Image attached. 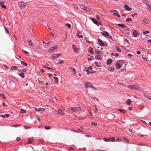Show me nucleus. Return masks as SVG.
Here are the masks:
<instances>
[{
    "label": "nucleus",
    "mask_w": 151,
    "mask_h": 151,
    "mask_svg": "<svg viewBox=\"0 0 151 151\" xmlns=\"http://www.w3.org/2000/svg\"><path fill=\"white\" fill-rule=\"evenodd\" d=\"M127 87L129 88L138 90L141 91H142L143 90L142 88L136 85H128Z\"/></svg>",
    "instance_id": "1"
},
{
    "label": "nucleus",
    "mask_w": 151,
    "mask_h": 151,
    "mask_svg": "<svg viewBox=\"0 0 151 151\" xmlns=\"http://www.w3.org/2000/svg\"><path fill=\"white\" fill-rule=\"evenodd\" d=\"M18 4L21 9H24L27 5L26 2H24L22 1H20L18 3Z\"/></svg>",
    "instance_id": "2"
},
{
    "label": "nucleus",
    "mask_w": 151,
    "mask_h": 151,
    "mask_svg": "<svg viewBox=\"0 0 151 151\" xmlns=\"http://www.w3.org/2000/svg\"><path fill=\"white\" fill-rule=\"evenodd\" d=\"M65 110L64 108H63L61 110L59 109L58 111L56 110H55V112L56 114H59L64 115L65 113H64L63 111Z\"/></svg>",
    "instance_id": "3"
},
{
    "label": "nucleus",
    "mask_w": 151,
    "mask_h": 151,
    "mask_svg": "<svg viewBox=\"0 0 151 151\" xmlns=\"http://www.w3.org/2000/svg\"><path fill=\"white\" fill-rule=\"evenodd\" d=\"M71 110H72L74 112L76 113L81 111V107H74L71 108Z\"/></svg>",
    "instance_id": "4"
},
{
    "label": "nucleus",
    "mask_w": 151,
    "mask_h": 151,
    "mask_svg": "<svg viewBox=\"0 0 151 151\" xmlns=\"http://www.w3.org/2000/svg\"><path fill=\"white\" fill-rule=\"evenodd\" d=\"M81 8L82 9L86 11L87 12H90L91 11V9L89 7H88L87 6H85L83 5L81 6Z\"/></svg>",
    "instance_id": "5"
},
{
    "label": "nucleus",
    "mask_w": 151,
    "mask_h": 151,
    "mask_svg": "<svg viewBox=\"0 0 151 151\" xmlns=\"http://www.w3.org/2000/svg\"><path fill=\"white\" fill-rule=\"evenodd\" d=\"M132 35L134 37H136L139 36V34L136 30H134L133 32Z\"/></svg>",
    "instance_id": "6"
},
{
    "label": "nucleus",
    "mask_w": 151,
    "mask_h": 151,
    "mask_svg": "<svg viewBox=\"0 0 151 151\" xmlns=\"http://www.w3.org/2000/svg\"><path fill=\"white\" fill-rule=\"evenodd\" d=\"M72 47L74 52H78V48L74 44L72 45Z\"/></svg>",
    "instance_id": "7"
},
{
    "label": "nucleus",
    "mask_w": 151,
    "mask_h": 151,
    "mask_svg": "<svg viewBox=\"0 0 151 151\" xmlns=\"http://www.w3.org/2000/svg\"><path fill=\"white\" fill-rule=\"evenodd\" d=\"M102 35L105 37H107L109 36V33L106 31H104L102 32Z\"/></svg>",
    "instance_id": "8"
},
{
    "label": "nucleus",
    "mask_w": 151,
    "mask_h": 151,
    "mask_svg": "<svg viewBox=\"0 0 151 151\" xmlns=\"http://www.w3.org/2000/svg\"><path fill=\"white\" fill-rule=\"evenodd\" d=\"M85 86L86 88H87L88 87H92L93 86L91 83H87L85 84Z\"/></svg>",
    "instance_id": "9"
},
{
    "label": "nucleus",
    "mask_w": 151,
    "mask_h": 151,
    "mask_svg": "<svg viewBox=\"0 0 151 151\" xmlns=\"http://www.w3.org/2000/svg\"><path fill=\"white\" fill-rule=\"evenodd\" d=\"M150 22L147 19H144L142 21V23L144 24H147L150 23Z\"/></svg>",
    "instance_id": "10"
},
{
    "label": "nucleus",
    "mask_w": 151,
    "mask_h": 151,
    "mask_svg": "<svg viewBox=\"0 0 151 151\" xmlns=\"http://www.w3.org/2000/svg\"><path fill=\"white\" fill-rule=\"evenodd\" d=\"M58 47V46L57 45H55L53 47H51L49 50V51H54Z\"/></svg>",
    "instance_id": "11"
},
{
    "label": "nucleus",
    "mask_w": 151,
    "mask_h": 151,
    "mask_svg": "<svg viewBox=\"0 0 151 151\" xmlns=\"http://www.w3.org/2000/svg\"><path fill=\"white\" fill-rule=\"evenodd\" d=\"M98 43L100 45H101V46H103L104 45V43L103 42V41L101 40L100 39H98Z\"/></svg>",
    "instance_id": "12"
},
{
    "label": "nucleus",
    "mask_w": 151,
    "mask_h": 151,
    "mask_svg": "<svg viewBox=\"0 0 151 151\" xmlns=\"http://www.w3.org/2000/svg\"><path fill=\"white\" fill-rule=\"evenodd\" d=\"M142 2L144 4L147 5L148 6H150V2L148 1L147 0H143Z\"/></svg>",
    "instance_id": "13"
},
{
    "label": "nucleus",
    "mask_w": 151,
    "mask_h": 151,
    "mask_svg": "<svg viewBox=\"0 0 151 151\" xmlns=\"http://www.w3.org/2000/svg\"><path fill=\"white\" fill-rule=\"evenodd\" d=\"M28 42V43L29 45L30 46H34V44H33L32 41L29 40H27Z\"/></svg>",
    "instance_id": "14"
},
{
    "label": "nucleus",
    "mask_w": 151,
    "mask_h": 151,
    "mask_svg": "<svg viewBox=\"0 0 151 151\" xmlns=\"http://www.w3.org/2000/svg\"><path fill=\"white\" fill-rule=\"evenodd\" d=\"M124 7L127 10L130 11L132 10V9L130 7H129L128 5H125L124 6Z\"/></svg>",
    "instance_id": "15"
},
{
    "label": "nucleus",
    "mask_w": 151,
    "mask_h": 151,
    "mask_svg": "<svg viewBox=\"0 0 151 151\" xmlns=\"http://www.w3.org/2000/svg\"><path fill=\"white\" fill-rule=\"evenodd\" d=\"M95 58L96 59L98 60H101L102 59V57L100 55H96Z\"/></svg>",
    "instance_id": "16"
},
{
    "label": "nucleus",
    "mask_w": 151,
    "mask_h": 151,
    "mask_svg": "<svg viewBox=\"0 0 151 151\" xmlns=\"http://www.w3.org/2000/svg\"><path fill=\"white\" fill-rule=\"evenodd\" d=\"M91 20L92 21V22L94 23H95V24H96L97 25H98L97 24V23H98V21L96 20L95 19L93 18H91Z\"/></svg>",
    "instance_id": "17"
},
{
    "label": "nucleus",
    "mask_w": 151,
    "mask_h": 151,
    "mask_svg": "<svg viewBox=\"0 0 151 151\" xmlns=\"http://www.w3.org/2000/svg\"><path fill=\"white\" fill-rule=\"evenodd\" d=\"M94 63L96 66L98 67H100L101 66V63L100 62H99L98 63L97 62H95Z\"/></svg>",
    "instance_id": "18"
},
{
    "label": "nucleus",
    "mask_w": 151,
    "mask_h": 151,
    "mask_svg": "<svg viewBox=\"0 0 151 151\" xmlns=\"http://www.w3.org/2000/svg\"><path fill=\"white\" fill-rule=\"evenodd\" d=\"M69 68L70 69H72V70H73V74L74 75H75L76 74V70L75 69L73 68V67H69Z\"/></svg>",
    "instance_id": "19"
},
{
    "label": "nucleus",
    "mask_w": 151,
    "mask_h": 151,
    "mask_svg": "<svg viewBox=\"0 0 151 151\" xmlns=\"http://www.w3.org/2000/svg\"><path fill=\"white\" fill-rule=\"evenodd\" d=\"M9 114H5L4 115H0V116L3 118H5V117H8L9 116Z\"/></svg>",
    "instance_id": "20"
},
{
    "label": "nucleus",
    "mask_w": 151,
    "mask_h": 151,
    "mask_svg": "<svg viewBox=\"0 0 151 151\" xmlns=\"http://www.w3.org/2000/svg\"><path fill=\"white\" fill-rule=\"evenodd\" d=\"M112 61V60L111 59H109L107 60V65H110L111 64Z\"/></svg>",
    "instance_id": "21"
},
{
    "label": "nucleus",
    "mask_w": 151,
    "mask_h": 151,
    "mask_svg": "<svg viewBox=\"0 0 151 151\" xmlns=\"http://www.w3.org/2000/svg\"><path fill=\"white\" fill-rule=\"evenodd\" d=\"M116 25L119 27H126L125 25L122 24H116Z\"/></svg>",
    "instance_id": "22"
},
{
    "label": "nucleus",
    "mask_w": 151,
    "mask_h": 151,
    "mask_svg": "<svg viewBox=\"0 0 151 151\" xmlns=\"http://www.w3.org/2000/svg\"><path fill=\"white\" fill-rule=\"evenodd\" d=\"M51 57L54 59H56L58 58V56L56 54H54L51 56Z\"/></svg>",
    "instance_id": "23"
},
{
    "label": "nucleus",
    "mask_w": 151,
    "mask_h": 151,
    "mask_svg": "<svg viewBox=\"0 0 151 151\" xmlns=\"http://www.w3.org/2000/svg\"><path fill=\"white\" fill-rule=\"evenodd\" d=\"M111 12L113 13V14L114 16H116L117 14V11L115 10L112 11Z\"/></svg>",
    "instance_id": "24"
},
{
    "label": "nucleus",
    "mask_w": 151,
    "mask_h": 151,
    "mask_svg": "<svg viewBox=\"0 0 151 151\" xmlns=\"http://www.w3.org/2000/svg\"><path fill=\"white\" fill-rule=\"evenodd\" d=\"M33 140V138L32 137H31L29 139L28 141V143L31 144L32 142V140Z\"/></svg>",
    "instance_id": "25"
},
{
    "label": "nucleus",
    "mask_w": 151,
    "mask_h": 151,
    "mask_svg": "<svg viewBox=\"0 0 151 151\" xmlns=\"http://www.w3.org/2000/svg\"><path fill=\"white\" fill-rule=\"evenodd\" d=\"M0 5L4 9H6V6L3 4L1 2H0Z\"/></svg>",
    "instance_id": "26"
},
{
    "label": "nucleus",
    "mask_w": 151,
    "mask_h": 151,
    "mask_svg": "<svg viewBox=\"0 0 151 151\" xmlns=\"http://www.w3.org/2000/svg\"><path fill=\"white\" fill-rule=\"evenodd\" d=\"M54 79H55V83H57L58 82V79L56 77H54Z\"/></svg>",
    "instance_id": "27"
},
{
    "label": "nucleus",
    "mask_w": 151,
    "mask_h": 151,
    "mask_svg": "<svg viewBox=\"0 0 151 151\" xmlns=\"http://www.w3.org/2000/svg\"><path fill=\"white\" fill-rule=\"evenodd\" d=\"M115 66L116 68H119L121 67L119 63H116V65Z\"/></svg>",
    "instance_id": "28"
},
{
    "label": "nucleus",
    "mask_w": 151,
    "mask_h": 151,
    "mask_svg": "<svg viewBox=\"0 0 151 151\" xmlns=\"http://www.w3.org/2000/svg\"><path fill=\"white\" fill-rule=\"evenodd\" d=\"M126 102L128 105H129L131 102V101L130 99H128L126 101Z\"/></svg>",
    "instance_id": "29"
},
{
    "label": "nucleus",
    "mask_w": 151,
    "mask_h": 151,
    "mask_svg": "<svg viewBox=\"0 0 151 151\" xmlns=\"http://www.w3.org/2000/svg\"><path fill=\"white\" fill-rule=\"evenodd\" d=\"M109 141H111L112 142L114 141L115 140V138L114 137H113L112 138H109Z\"/></svg>",
    "instance_id": "30"
},
{
    "label": "nucleus",
    "mask_w": 151,
    "mask_h": 151,
    "mask_svg": "<svg viewBox=\"0 0 151 151\" xmlns=\"http://www.w3.org/2000/svg\"><path fill=\"white\" fill-rule=\"evenodd\" d=\"M38 110H37V111H44L45 109H42L41 108H40L38 109Z\"/></svg>",
    "instance_id": "31"
},
{
    "label": "nucleus",
    "mask_w": 151,
    "mask_h": 151,
    "mask_svg": "<svg viewBox=\"0 0 151 151\" xmlns=\"http://www.w3.org/2000/svg\"><path fill=\"white\" fill-rule=\"evenodd\" d=\"M19 76H21L22 78H24V74L23 73H20L19 74Z\"/></svg>",
    "instance_id": "32"
},
{
    "label": "nucleus",
    "mask_w": 151,
    "mask_h": 151,
    "mask_svg": "<svg viewBox=\"0 0 151 151\" xmlns=\"http://www.w3.org/2000/svg\"><path fill=\"white\" fill-rule=\"evenodd\" d=\"M17 68L16 66H12L11 67V69L13 70L17 69Z\"/></svg>",
    "instance_id": "33"
},
{
    "label": "nucleus",
    "mask_w": 151,
    "mask_h": 151,
    "mask_svg": "<svg viewBox=\"0 0 151 151\" xmlns=\"http://www.w3.org/2000/svg\"><path fill=\"white\" fill-rule=\"evenodd\" d=\"M118 110L119 111H120V112H121L122 113H123V114H124L126 112L125 111H124V110L122 109H119Z\"/></svg>",
    "instance_id": "34"
},
{
    "label": "nucleus",
    "mask_w": 151,
    "mask_h": 151,
    "mask_svg": "<svg viewBox=\"0 0 151 151\" xmlns=\"http://www.w3.org/2000/svg\"><path fill=\"white\" fill-rule=\"evenodd\" d=\"M109 70L110 71H111V72L114 71V68L112 67H111L109 68Z\"/></svg>",
    "instance_id": "35"
},
{
    "label": "nucleus",
    "mask_w": 151,
    "mask_h": 151,
    "mask_svg": "<svg viewBox=\"0 0 151 151\" xmlns=\"http://www.w3.org/2000/svg\"><path fill=\"white\" fill-rule=\"evenodd\" d=\"M26 112V110H24V109H21V111H20V113L22 114L25 113Z\"/></svg>",
    "instance_id": "36"
},
{
    "label": "nucleus",
    "mask_w": 151,
    "mask_h": 151,
    "mask_svg": "<svg viewBox=\"0 0 151 151\" xmlns=\"http://www.w3.org/2000/svg\"><path fill=\"white\" fill-rule=\"evenodd\" d=\"M65 25L68 27L69 28H70L71 27V24H70L67 23L65 24Z\"/></svg>",
    "instance_id": "37"
},
{
    "label": "nucleus",
    "mask_w": 151,
    "mask_h": 151,
    "mask_svg": "<svg viewBox=\"0 0 151 151\" xmlns=\"http://www.w3.org/2000/svg\"><path fill=\"white\" fill-rule=\"evenodd\" d=\"M91 124L95 126H96L97 124L96 123L94 122H91Z\"/></svg>",
    "instance_id": "38"
},
{
    "label": "nucleus",
    "mask_w": 151,
    "mask_h": 151,
    "mask_svg": "<svg viewBox=\"0 0 151 151\" xmlns=\"http://www.w3.org/2000/svg\"><path fill=\"white\" fill-rule=\"evenodd\" d=\"M21 63L24 66H27V64L24 62L21 61Z\"/></svg>",
    "instance_id": "39"
},
{
    "label": "nucleus",
    "mask_w": 151,
    "mask_h": 151,
    "mask_svg": "<svg viewBox=\"0 0 151 151\" xmlns=\"http://www.w3.org/2000/svg\"><path fill=\"white\" fill-rule=\"evenodd\" d=\"M77 36L78 37H79L80 38H82L83 37V35H80L79 34V33H77Z\"/></svg>",
    "instance_id": "40"
},
{
    "label": "nucleus",
    "mask_w": 151,
    "mask_h": 151,
    "mask_svg": "<svg viewBox=\"0 0 151 151\" xmlns=\"http://www.w3.org/2000/svg\"><path fill=\"white\" fill-rule=\"evenodd\" d=\"M132 21V19L131 18H128L126 19V21L127 22H131Z\"/></svg>",
    "instance_id": "41"
},
{
    "label": "nucleus",
    "mask_w": 151,
    "mask_h": 151,
    "mask_svg": "<svg viewBox=\"0 0 151 151\" xmlns=\"http://www.w3.org/2000/svg\"><path fill=\"white\" fill-rule=\"evenodd\" d=\"M149 33H150V32H149V31H146L145 32H142V33H143V35H145L147 34H148Z\"/></svg>",
    "instance_id": "42"
},
{
    "label": "nucleus",
    "mask_w": 151,
    "mask_h": 151,
    "mask_svg": "<svg viewBox=\"0 0 151 151\" xmlns=\"http://www.w3.org/2000/svg\"><path fill=\"white\" fill-rule=\"evenodd\" d=\"M115 47V48H116V50L117 51L119 52L121 51V49L120 48H119L117 46H116Z\"/></svg>",
    "instance_id": "43"
},
{
    "label": "nucleus",
    "mask_w": 151,
    "mask_h": 151,
    "mask_svg": "<svg viewBox=\"0 0 151 151\" xmlns=\"http://www.w3.org/2000/svg\"><path fill=\"white\" fill-rule=\"evenodd\" d=\"M58 60L59 62L58 63V64H62L64 62L61 59H60Z\"/></svg>",
    "instance_id": "44"
},
{
    "label": "nucleus",
    "mask_w": 151,
    "mask_h": 151,
    "mask_svg": "<svg viewBox=\"0 0 151 151\" xmlns=\"http://www.w3.org/2000/svg\"><path fill=\"white\" fill-rule=\"evenodd\" d=\"M88 52L89 53L92 54H93V51L91 50V49H89L88 50Z\"/></svg>",
    "instance_id": "45"
},
{
    "label": "nucleus",
    "mask_w": 151,
    "mask_h": 151,
    "mask_svg": "<svg viewBox=\"0 0 151 151\" xmlns=\"http://www.w3.org/2000/svg\"><path fill=\"white\" fill-rule=\"evenodd\" d=\"M45 128L46 129H49L51 128L50 127L47 126H46L45 127Z\"/></svg>",
    "instance_id": "46"
},
{
    "label": "nucleus",
    "mask_w": 151,
    "mask_h": 151,
    "mask_svg": "<svg viewBox=\"0 0 151 151\" xmlns=\"http://www.w3.org/2000/svg\"><path fill=\"white\" fill-rule=\"evenodd\" d=\"M95 52L96 54H100V52L98 50H96L95 51Z\"/></svg>",
    "instance_id": "47"
},
{
    "label": "nucleus",
    "mask_w": 151,
    "mask_h": 151,
    "mask_svg": "<svg viewBox=\"0 0 151 151\" xmlns=\"http://www.w3.org/2000/svg\"><path fill=\"white\" fill-rule=\"evenodd\" d=\"M123 139H125V141H124L126 143L128 142L129 141L127 139H126V138H125L124 137L123 138Z\"/></svg>",
    "instance_id": "48"
},
{
    "label": "nucleus",
    "mask_w": 151,
    "mask_h": 151,
    "mask_svg": "<svg viewBox=\"0 0 151 151\" xmlns=\"http://www.w3.org/2000/svg\"><path fill=\"white\" fill-rule=\"evenodd\" d=\"M109 138H104V140L105 142H109Z\"/></svg>",
    "instance_id": "49"
},
{
    "label": "nucleus",
    "mask_w": 151,
    "mask_h": 151,
    "mask_svg": "<svg viewBox=\"0 0 151 151\" xmlns=\"http://www.w3.org/2000/svg\"><path fill=\"white\" fill-rule=\"evenodd\" d=\"M20 126V125L19 124H16L13 126H12L13 127H18Z\"/></svg>",
    "instance_id": "50"
},
{
    "label": "nucleus",
    "mask_w": 151,
    "mask_h": 151,
    "mask_svg": "<svg viewBox=\"0 0 151 151\" xmlns=\"http://www.w3.org/2000/svg\"><path fill=\"white\" fill-rule=\"evenodd\" d=\"M43 67H44V68H47V69H52L51 68H50L49 67H47V66H45V65H43Z\"/></svg>",
    "instance_id": "51"
},
{
    "label": "nucleus",
    "mask_w": 151,
    "mask_h": 151,
    "mask_svg": "<svg viewBox=\"0 0 151 151\" xmlns=\"http://www.w3.org/2000/svg\"><path fill=\"white\" fill-rule=\"evenodd\" d=\"M5 29V30H6V32H7V33L9 34V31H8V29H7V28H6V27H4Z\"/></svg>",
    "instance_id": "52"
},
{
    "label": "nucleus",
    "mask_w": 151,
    "mask_h": 151,
    "mask_svg": "<svg viewBox=\"0 0 151 151\" xmlns=\"http://www.w3.org/2000/svg\"><path fill=\"white\" fill-rule=\"evenodd\" d=\"M147 98V99L150 100V98L151 96H145Z\"/></svg>",
    "instance_id": "53"
},
{
    "label": "nucleus",
    "mask_w": 151,
    "mask_h": 151,
    "mask_svg": "<svg viewBox=\"0 0 151 151\" xmlns=\"http://www.w3.org/2000/svg\"><path fill=\"white\" fill-rule=\"evenodd\" d=\"M24 128L25 129H27V128L29 129V128H30V127H29L27 126H25L24 127Z\"/></svg>",
    "instance_id": "54"
},
{
    "label": "nucleus",
    "mask_w": 151,
    "mask_h": 151,
    "mask_svg": "<svg viewBox=\"0 0 151 151\" xmlns=\"http://www.w3.org/2000/svg\"><path fill=\"white\" fill-rule=\"evenodd\" d=\"M119 85H120V86H122L124 87H125V85L121 83H119Z\"/></svg>",
    "instance_id": "55"
},
{
    "label": "nucleus",
    "mask_w": 151,
    "mask_h": 151,
    "mask_svg": "<svg viewBox=\"0 0 151 151\" xmlns=\"http://www.w3.org/2000/svg\"><path fill=\"white\" fill-rule=\"evenodd\" d=\"M95 111H94V113H96L98 111V109L96 107L95 108Z\"/></svg>",
    "instance_id": "56"
},
{
    "label": "nucleus",
    "mask_w": 151,
    "mask_h": 151,
    "mask_svg": "<svg viewBox=\"0 0 151 151\" xmlns=\"http://www.w3.org/2000/svg\"><path fill=\"white\" fill-rule=\"evenodd\" d=\"M86 71L87 72L88 74H89V73H90L89 71H88V70L87 69H86Z\"/></svg>",
    "instance_id": "57"
},
{
    "label": "nucleus",
    "mask_w": 151,
    "mask_h": 151,
    "mask_svg": "<svg viewBox=\"0 0 151 151\" xmlns=\"http://www.w3.org/2000/svg\"><path fill=\"white\" fill-rule=\"evenodd\" d=\"M22 50L25 53H26L27 54H28L29 53V52H27L25 50Z\"/></svg>",
    "instance_id": "58"
},
{
    "label": "nucleus",
    "mask_w": 151,
    "mask_h": 151,
    "mask_svg": "<svg viewBox=\"0 0 151 151\" xmlns=\"http://www.w3.org/2000/svg\"><path fill=\"white\" fill-rule=\"evenodd\" d=\"M88 68V69L91 70L92 69V68L91 66H89Z\"/></svg>",
    "instance_id": "59"
},
{
    "label": "nucleus",
    "mask_w": 151,
    "mask_h": 151,
    "mask_svg": "<svg viewBox=\"0 0 151 151\" xmlns=\"http://www.w3.org/2000/svg\"><path fill=\"white\" fill-rule=\"evenodd\" d=\"M96 17L98 19H99L100 17L98 15H96Z\"/></svg>",
    "instance_id": "60"
},
{
    "label": "nucleus",
    "mask_w": 151,
    "mask_h": 151,
    "mask_svg": "<svg viewBox=\"0 0 151 151\" xmlns=\"http://www.w3.org/2000/svg\"><path fill=\"white\" fill-rule=\"evenodd\" d=\"M137 54H138V55H139L140 54V51H138L137 52Z\"/></svg>",
    "instance_id": "61"
},
{
    "label": "nucleus",
    "mask_w": 151,
    "mask_h": 151,
    "mask_svg": "<svg viewBox=\"0 0 151 151\" xmlns=\"http://www.w3.org/2000/svg\"><path fill=\"white\" fill-rule=\"evenodd\" d=\"M40 71L41 72H42V73L45 72V71L43 69H40Z\"/></svg>",
    "instance_id": "62"
},
{
    "label": "nucleus",
    "mask_w": 151,
    "mask_h": 151,
    "mask_svg": "<svg viewBox=\"0 0 151 151\" xmlns=\"http://www.w3.org/2000/svg\"><path fill=\"white\" fill-rule=\"evenodd\" d=\"M119 54L118 53H116V55H115V56L116 57H117L118 56H119Z\"/></svg>",
    "instance_id": "63"
},
{
    "label": "nucleus",
    "mask_w": 151,
    "mask_h": 151,
    "mask_svg": "<svg viewBox=\"0 0 151 151\" xmlns=\"http://www.w3.org/2000/svg\"><path fill=\"white\" fill-rule=\"evenodd\" d=\"M147 42L149 43H151V40H148Z\"/></svg>",
    "instance_id": "64"
}]
</instances>
